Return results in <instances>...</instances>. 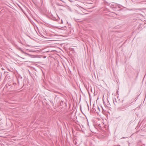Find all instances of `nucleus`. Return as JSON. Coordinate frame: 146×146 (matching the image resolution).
Here are the masks:
<instances>
[{"instance_id": "obj_3", "label": "nucleus", "mask_w": 146, "mask_h": 146, "mask_svg": "<svg viewBox=\"0 0 146 146\" xmlns=\"http://www.w3.org/2000/svg\"><path fill=\"white\" fill-rule=\"evenodd\" d=\"M98 110H99V111H100V109L99 108V107H98Z\"/></svg>"}, {"instance_id": "obj_1", "label": "nucleus", "mask_w": 146, "mask_h": 146, "mask_svg": "<svg viewBox=\"0 0 146 146\" xmlns=\"http://www.w3.org/2000/svg\"><path fill=\"white\" fill-rule=\"evenodd\" d=\"M113 101L114 104L115 105L116 103L117 102H116V100L115 98L114 99V100H113Z\"/></svg>"}, {"instance_id": "obj_4", "label": "nucleus", "mask_w": 146, "mask_h": 146, "mask_svg": "<svg viewBox=\"0 0 146 146\" xmlns=\"http://www.w3.org/2000/svg\"><path fill=\"white\" fill-rule=\"evenodd\" d=\"M14 84L15 85V84H16L15 83H14Z\"/></svg>"}, {"instance_id": "obj_2", "label": "nucleus", "mask_w": 146, "mask_h": 146, "mask_svg": "<svg viewBox=\"0 0 146 146\" xmlns=\"http://www.w3.org/2000/svg\"><path fill=\"white\" fill-rule=\"evenodd\" d=\"M64 104V102L62 101H61L60 102V105L61 106H62Z\"/></svg>"}]
</instances>
